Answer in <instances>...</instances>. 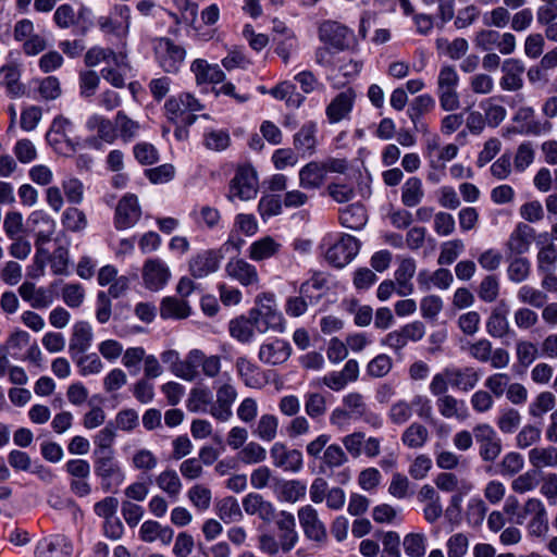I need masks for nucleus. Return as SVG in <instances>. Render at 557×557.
Instances as JSON below:
<instances>
[{"instance_id": "nucleus-1", "label": "nucleus", "mask_w": 557, "mask_h": 557, "mask_svg": "<svg viewBox=\"0 0 557 557\" xmlns=\"http://www.w3.org/2000/svg\"><path fill=\"white\" fill-rule=\"evenodd\" d=\"M203 106L189 92H182L170 97L164 103V110L168 119L173 122H182L191 125L196 121L195 112L201 111Z\"/></svg>"}, {"instance_id": "nucleus-2", "label": "nucleus", "mask_w": 557, "mask_h": 557, "mask_svg": "<svg viewBox=\"0 0 557 557\" xmlns=\"http://www.w3.org/2000/svg\"><path fill=\"white\" fill-rule=\"evenodd\" d=\"M413 407L417 408V416L419 418L425 420L432 418L433 409L431 400L426 396L416 395L410 403L405 399H399L392 404L387 413L388 419L394 424H405L413 416Z\"/></svg>"}, {"instance_id": "nucleus-3", "label": "nucleus", "mask_w": 557, "mask_h": 557, "mask_svg": "<svg viewBox=\"0 0 557 557\" xmlns=\"http://www.w3.org/2000/svg\"><path fill=\"white\" fill-rule=\"evenodd\" d=\"M263 299L265 302L260 300L258 307L249 311L256 330L262 334L270 331L277 333L284 332V318L277 310L273 298L271 296H264Z\"/></svg>"}, {"instance_id": "nucleus-4", "label": "nucleus", "mask_w": 557, "mask_h": 557, "mask_svg": "<svg viewBox=\"0 0 557 557\" xmlns=\"http://www.w3.org/2000/svg\"><path fill=\"white\" fill-rule=\"evenodd\" d=\"M459 75L453 65H444L437 76V97L444 111H456L460 108L457 92Z\"/></svg>"}, {"instance_id": "nucleus-5", "label": "nucleus", "mask_w": 557, "mask_h": 557, "mask_svg": "<svg viewBox=\"0 0 557 557\" xmlns=\"http://www.w3.org/2000/svg\"><path fill=\"white\" fill-rule=\"evenodd\" d=\"M215 400L212 401L209 413L220 422L228 421L232 416V407L237 399V391L230 375L225 380H219L214 383Z\"/></svg>"}, {"instance_id": "nucleus-6", "label": "nucleus", "mask_w": 557, "mask_h": 557, "mask_svg": "<svg viewBox=\"0 0 557 557\" xmlns=\"http://www.w3.org/2000/svg\"><path fill=\"white\" fill-rule=\"evenodd\" d=\"M319 39L335 52L348 50L355 40L351 29L335 21L323 22L318 30Z\"/></svg>"}, {"instance_id": "nucleus-7", "label": "nucleus", "mask_w": 557, "mask_h": 557, "mask_svg": "<svg viewBox=\"0 0 557 557\" xmlns=\"http://www.w3.org/2000/svg\"><path fill=\"white\" fill-rule=\"evenodd\" d=\"M72 131L73 124L69 119L57 116L46 134V139L57 153L70 156L76 150V144L70 137Z\"/></svg>"}, {"instance_id": "nucleus-8", "label": "nucleus", "mask_w": 557, "mask_h": 557, "mask_svg": "<svg viewBox=\"0 0 557 557\" xmlns=\"http://www.w3.org/2000/svg\"><path fill=\"white\" fill-rule=\"evenodd\" d=\"M298 520L304 535L317 547H324L327 543V531L325 524L320 520L319 513L311 505L298 509Z\"/></svg>"}, {"instance_id": "nucleus-9", "label": "nucleus", "mask_w": 557, "mask_h": 557, "mask_svg": "<svg viewBox=\"0 0 557 557\" xmlns=\"http://www.w3.org/2000/svg\"><path fill=\"white\" fill-rule=\"evenodd\" d=\"M479 445V455L486 462L495 461L502 454V441L488 423H478L472 429Z\"/></svg>"}, {"instance_id": "nucleus-10", "label": "nucleus", "mask_w": 557, "mask_h": 557, "mask_svg": "<svg viewBox=\"0 0 557 557\" xmlns=\"http://www.w3.org/2000/svg\"><path fill=\"white\" fill-rule=\"evenodd\" d=\"M258 193V178L251 166H240L230 183L228 199L247 201L253 199Z\"/></svg>"}, {"instance_id": "nucleus-11", "label": "nucleus", "mask_w": 557, "mask_h": 557, "mask_svg": "<svg viewBox=\"0 0 557 557\" xmlns=\"http://www.w3.org/2000/svg\"><path fill=\"white\" fill-rule=\"evenodd\" d=\"M154 53L159 65L166 73H176L185 60V49L169 38H159L154 44Z\"/></svg>"}, {"instance_id": "nucleus-12", "label": "nucleus", "mask_w": 557, "mask_h": 557, "mask_svg": "<svg viewBox=\"0 0 557 557\" xmlns=\"http://www.w3.org/2000/svg\"><path fill=\"white\" fill-rule=\"evenodd\" d=\"M424 334V324L421 321H413L386 334V336L382 338L381 344L398 352L409 342H418L422 339Z\"/></svg>"}, {"instance_id": "nucleus-13", "label": "nucleus", "mask_w": 557, "mask_h": 557, "mask_svg": "<svg viewBox=\"0 0 557 557\" xmlns=\"http://www.w3.org/2000/svg\"><path fill=\"white\" fill-rule=\"evenodd\" d=\"M359 249L360 244L358 239L345 234L326 250L325 259L336 268H344L358 255Z\"/></svg>"}, {"instance_id": "nucleus-14", "label": "nucleus", "mask_w": 557, "mask_h": 557, "mask_svg": "<svg viewBox=\"0 0 557 557\" xmlns=\"http://www.w3.org/2000/svg\"><path fill=\"white\" fill-rule=\"evenodd\" d=\"M270 457L275 468L297 473L302 469L304 458L298 449H290L286 444L276 442L270 448Z\"/></svg>"}, {"instance_id": "nucleus-15", "label": "nucleus", "mask_w": 557, "mask_h": 557, "mask_svg": "<svg viewBox=\"0 0 557 557\" xmlns=\"http://www.w3.org/2000/svg\"><path fill=\"white\" fill-rule=\"evenodd\" d=\"M94 469L97 476L101 479L102 488L108 492L111 488V480L115 479L121 484L124 474L114 459V454H94Z\"/></svg>"}, {"instance_id": "nucleus-16", "label": "nucleus", "mask_w": 557, "mask_h": 557, "mask_svg": "<svg viewBox=\"0 0 557 557\" xmlns=\"http://www.w3.org/2000/svg\"><path fill=\"white\" fill-rule=\"evenodd\" d=\"M171 277L168 264L159 259L151 258L145 261L143 267V281L145 286L153 292L162 289Z\"/></svg>"}, {"instance_id": "nucleus-17", "label": "nucleus", "mask_w": 557, "mask_h": 557, "mask_svg": "<svg viewBox=\"0 0 557 557\" xmlns=\"http://www.w3.org/2000/svg\"><path fill=\"white\" fill-rule=\"evenodd\" d=\"M222 259L223 255L220 250H202L190 258L189 272L196 278L206 277L218 271Z\"/></svg>"}, {"instance_id": "nucleus-18", "label": "nucleus", "mask_w": 557, "mask_h": 557, "mask_svg": "<svg viewBox=\"0 0 557 557\" xmlns=\"http://www.w3.org/2000/svg\"><path fill=\"white\" fill-rule=\"evenodd\" d=\"M131 20V10L127 5H115L109 16H101L98 20L100 29L117 37H123L128 33Z\"/></svg>"}, {"instance_id": "nucleus-19", "label": "nucleus", "mask_w": 557, "mask_h": 557, "mask_svg": "<svg viewBox=\"0 0 557 557\" xmlns=\"http://www.w3.org/2000/svg\"><path fill=\"white\" fill-rule=\"evenodd\" d=\"M141 214L138 199L133 194L125 195L115 209L114 224L117 230H126L134 226Z\"/></svg>"}, {"instance_id": "nucleus-20", "label": "nucleus", "mask_w": 557, "mask_h": 557, "mask_svg": "<svg viewBox=\"0 0 557 557\" xmlns=\"http://www.w3.org/2000/svg\"><path fill=\"white\" fill-rule=\"evenodd\" d=\"M275 523L281 532L278 539L283 545V553L287 554L299 541V535L296 530V519L293 513L282 510L275 517Z\"/></svg>"}, {"instance_id": "nucleus-21", "label": "nucleus", "mask_w": 557, "mask_h": 557, "mask_svg": "<svg viewBox=\"0 0 557 557\" xmlns=\"http://www.w3.org/2000/svg\"><path fill=\"white\" fill-rule=\"evenodd\" d=\"M226 274L243 286L257 285L259 283L258 271L255 265L244 259L232 258L225 265Z\"/></svg>"}, {"instance_id": "nucleus-22", "label": "nucleus", "mask_w": 557, "mask_h": 557, "mask_svg": "<svg viewBox=\"0 0 557 557\" xmlns=\"http://www.w3.org/2000/svg\"><path fill=\"white\" fill-rule=\"evenodd\" d=\"M290 345L283 339H274L260 346L258 358L261 362L270 366H278L288 360Z\"/></svg>"}, {"instance_id": "nucleus-23", "label": "nucleus", "mask_w": 557, "mask_h": 557, "mask_svg": "<svg viewBox=\"0 0 557 557\" xmlns=\"http://www.w3.org/2000/svg\"><path fill=\"white\" fill-rule=\"evenodd\" d=\"M243 507L247 515H257L262 521L270 523L277 516L273 504L258 493H249L243 499Z\"/></svg>"}, {"instance_id": "nucleus-24", "label": "nucleus", "mask_w": 557, "mask_h": 557, "mask_svg": "<svg viewBox=\"0 0 557 557\" xmlns=\"http://www.w3.org/2000/svg\"><path fill=\"white\" fill-rule=\"evenodd\" d=\"M524 64L519 59H507L503 62L502 71L504 73L500 78L499 85L502 89L508 91H516L522 88L524 73Z\"/></svg>"}, {"instance_id": "nucleus-25", "label": "nucleus", "mask_w": 557, "mask_h": 557, "mask_svg": "<svg viewBox=\"0 0 557 557\" xmlns=\"http://www.w3.org/2000/svg\"><path fill=\"white\" fill-rule=\"evenodd\" d=\"M94 334L91 325L86 321H78L73 325L70 338L69 351L73 358L86 352L92 343Z\"/></svg>"}, {"instance_id": "nucleus-26", "label": "nucleus", "mask_w": 557, "mask_h": 557, "mask_svg": "<svg viewBox=\"0 0 557 557\" xmlns=\"http://www.w3.org/2000/svg\"><path fill=\"white\" fill-rule=\"evenodd\" d=\"M18 294L23 300L36 309L47 308L53 302L52 290L45 287L37 288L32 282H24L18 287Z\"/></svg>"}, {"instance_id": "nucleus-27", "label": "nucleus", "mask_w": 557, "mask_h": 557, "mask_svg": "<svg viewBox=\"0 0 557 557\" xmlns=\"http://www.w3.org/2000/svg\"><path fill=\"white\" fill-rule=\"evenodd\" d=\"M355 100V92L348 88L339 92L326 107V116L331 123H338L351 111Z\"/></svg>"}, {"instance_id": "nucleus-28", "label": "nucleus", "mask_w": 557, "mask_h": 557, "mask_svg": "<svg viewBox=\"0 0 557 557\" xmlns=\"http://www.w3.org/2000/svg\"><path fill=\"white\" fill-rule=\"evenodd\" d=\"M448 380H450V386L461 392H469L473 389L480 380L479 372L472 367L457 368L447 367Z\"/></svg>"}, {"instance_id": "nucleus-29", "label": "nucleus", "mask_w": 557, "mask_h": 557, "mask_svg": "<svg viewBox=\"0 0 557 557\" xmlns=\"http://www.w3.org/2000/svg\"><path fill=\"white\" fill-rule=\"evenodd\" d=\"M174 537V531L169 525H162L158 521L147 520L139 529V539L145 543L159 540L163 545H169Z\"/></svg>"}, {"instance_id": "nucleus-30", "label": "nucleus", "mask_w": 557, "mask_h": 557, "mask_svg": "<svg viewBox=\"0 0 557 557\" xmlns=\"http://www.w3.org/2000/svg\"><path fill=\"white\" fill-rule=\"evenodd\" d=\"M191 72L195 74L196 83L218 84L224 81L225 74L218 64H210L203 59H196L190 65Z\"/></svg>"}, {"instance_id": "nucleus-31", "label": "nucleus", "mask_w": 557, "mask_h": 557, "mask_svg": "<svg viewBox=\"0 0 557 557\" xmlns=\"http://www.w3.org/2000/svg\"><path fill=\"white\" fill-rule=\"evenodd\" d=\"M71 554L69 541L59 535L39 542L35 552L36 557H70Z\"/></svg>"}, {"instance_id": "nucleus-32", "label": "nucleus", "mask_w": 557, "mask_h": 557, "mask_svg": "<svg viewBox=\"0 0 557 557\" xmlns=\"http://www.w3.org/2000/svg\"><path fill=\"white\" fill-rule=\"evenodd\" d=\"M86 127L90 132H96L97 137L107 144H113L117 139L115 121H111L101 114L90 115L86 122Z\"/></svg>"}, {"instance_id": "nucleus-33", "label": "nucleus", "mask_w": 557, "mask_h": 557, "mask_svg": "<svg viewBox=\"0 0 557 557\" xmlns=\"http://www.w3.org/2000/svg\"><path fill=\"white\" fill-rule=\"evenodd\" d=\"M416 261L412 258H405L400 261L395 271V283L397 284L396 293L399 296H409L413 293L411 278L416 273Z\"/></svg>"}, {"instance_id": "nucleus-34", "label": "nucleus", "mask_w": 557, "mask_h": 557, "mask_svg": "<svg viewBox=\"0 0 557 557\" xmlns=\"http://www.w3.org/2000/svg\"><path fill=\"white\" fill-rule=\"evenodd\" d=\"M534 230L525 223H518L513 232L510 234L507 247L516 255L527 252L534 238Z\"/></svg>"}, {"instance_id": "nucleus-35", "label": "nucleus", "mask_w": 557, "mask_h": 557, "mask_svg": "<svg viewBox=\"0 0 557 557\" xmlns=\"http://www.w3.org/2000/svg\"><path fill=\"white\" fill-rule=\"evenodd\" d=\"M325 176V166L312 161L299 171V185L305 189H317L322 186Z\"/></svg>"}, {"instance_id": "nucleus-36", "label": "nucleus", "mask_w": 557, "mask_h": 557, "mask_svg": "<svg viewBox=\"0 0 557 557\" xmlns=\"http://www.w3.org/2000/svg\"><path fill=\"white\" fill-rule=\"evenodd\" d=\"M274 492L280 500L294 504L305 497L307 486L299 480H283L276 483Z\"/></svg>"}, {"instance_id": "nucleus-37", "label": "nucleus", "mask_w": 557, "mask_h": 557, "mask_svg": "<svg viewBox=\"0 0 557 557\" xmlns=\"http://www.w3.org/2000/svg\"><path fill=\"white\" fill-rule=\"evenodd\" d=\"M282 245L271 236H264L253 242L248 249V256L253 261H263L275 256Z\"/></svg>"}, {"instance_id": "nucleus-38", "label": "nucleus", "mask_w": 557, "mask_h": 557, "mask_svg": "<svg viewBox=\"0 0 557 557\" xmlns=\"http://www.w3.org/2000/svg\"><path fill=\"white\" fill-rule=\"evenodd\" d=\"M317 124L308 122L304 124L294 136L295 148L304 154H312L317 147Z\"/></svg>"}, {"instance_id": "nucleus-39", "label": "nucleus", "mask_w": 557, "mask_h": 557, "mask_svg": "<svg viewBox=\"0 0 557 557\" xmlns=\"http://www.w3.org/2000/svg\"><path fill=\"white\" fill-rule=\"evenodd\" d=\"M200 349H191L184 360H178L177 364L173 368L172 373L185 381L193 382L198 375Z\"/></svg>"}, {"instance_id": "nucleus-40", "label": "nucleus", "mask_w": 557, "mask_h": 557, "mask_svg": "<svg viewBox=\"0 0 557 557\" xmlns=\"http://www.w3.org/2000/svg\"><path fill=\"white\" fill-rule=\"evenodd\" d=\"M430 432L420 422H412L401 434V443L411 449L422 448L429 441Z\"/></svg>"}, {"instance_id": "nucleus-41", "label": "nucleus", "mask_w": 557, "mask_h": 557, "mask_svg": "<svg viewBox=\"0 0 557 557\" xmlns=\"http://www.w3.org/2000/svg\"><path fill=\"white\" fill-rule=\"evenodd\" d=\"M191 309L184 299L165 297L160 305V317L162 319H185L190 315Z\"/></svg>"}, {"instance_id": "nucleus-42", "label": "nucleus", "mask_w": 557, "mask_h": 557, "mask_svg": "<svg viewBox=\"0 0 557 557\" xmlns=\"http://www.w3.org/2000/svg\"><path fill=\"white\" fill-rule=\"evenodd\" d=\"M117 138L124 143L133 141L139 135L141 128L139 122L129 117L124 111H117L114 116Z\"/></svg>"}, {"instance_id": "nucleus-43", "label": "nucleus", "mask_w": 557, "mask_h": 557, "mask_svg": "<svg viewBox=\"0 0 557 557\" xmlns=\"http://www.w3.org/2000/svg\"><path fill=\"white\" fill-rule=\"evenodd\" d=\"M255 325L250 317L239 315L230 321L228 331L233 338L240 343H249L252 341L255 335Z\"/></svg>"}, {"instance_id": "nucleus-44", "label": "nucleus", "mask_w": 557, "mask_h": 557, "mask_svg": "<svg viewBox=\"0 0 557 557\" xmlns=\"http://www.w3.org/2000/svg\"><path fill=\"white\" fill-rule=\"evenodd\" d=\"M438 412L446 419L463 418L466 416V404L453 395H444L436 400Z\"/></svg>"}, {"instance_id": "nucleus-45", "label": "nucleus", "mask_w": 557, "mask_h": 557, "mask_svg": "<svg viewBox=\"0 0 557 557\" xmlns=\"http://www.w3.org/2000/svg\"><path fill=\"white\" fill-rule=\"evenodd\" d=\"M339 221L346 228L360 230L367 221L363 206L355 203L343 209L339 214Z\"/></svg>"}, {"instance_id": "nucleus-46", "label": "nucleus", "mask_w": 557, "mask_h": 557, "mask_svg": "<svg viewBox=\"0 0 557 557\" xmlns=\"http://www.w3.org/2000/svg\"><path fill=\"white\" fill-rule=\"evenodd\" d=\"M216 515L224 523L238 522L243 519V512L235 497H224L216 504Z\"/></svg>"}, {"instance_id": "nucleus-47", "label": "nucleus", "mask_w": 557, "mask_h": 557, "mask_svg": "<svg viewBox=\"0 0 557 557\" xmlns=\"http://www.w3.org/2000/svg\"><path fill=\"white\" fill-rule=\"evenodd\" d=\"M156 483L160 490L169 495L170 498L176 499L182 491V482L173 469H165L156 479Z\"/></svg>"}, {"instance_id": "nucleus-48", "label": "nucleus", "mask_w": 557, "mask_h": 557, "mask_svg": "<svg viewBox=\"0 0 557 557\" xmlns=\"http://www.w3.org/2000/svg\"><path fill=\"white\" fill-rule=\"evenodd\" d=\"M278 419L271 413L262 414L252 434L264 442H271L277 436Z\"/></svg>"}, {"instance_id": "nucleus-49", "label": "nucleus", "mask_w": 557, "mask_h": 557, "mask_svg": "<svg viewBox=\"0 0 557 557\" xmlns=\"http://www.w3.org/2000/svg\"><path fill=\"white\" fill-rule=\"evenodd\" d=\"M547 294L531 285H522L517 292V299L525 307L540 309L547 301Z\"/></svg>"}, {"instance_id": "nucleus-50", "label": "nucleus", "mask_w": 557, "mask_h": 557, "mask_svg": "<svg viewBox=\"0 0 557 557\" xmlns=\"http://www.w3.org/2000/svg\"><path fill=\"white\" fill-rule=\"evenodd\" d=\"M21 73L15 65H4L0 69V83L7 87L10 95L17 97L24 94V86L20 83Z\"/></svg>"}, {"instance_id": "nucleus-51", "label": "nucleus", "mask_w": 557, "mask_h": 557, "mask_svg": "<svg viewBox=\"0 0 557 557\" xmlns=\"http://www.w3.org/2000/svg\"><path fill=\"white\" fill-rule=\"evenodd\" d=\"M116 437V430L112 422L106 424L94 437V454H114L113 444Z\"/></svg>"}, {"instance_id": "nucleus-52", "label": "nucleus", "mask_w": 557, "mask_h": 557, "mask_svg": "<svg viewBox=\"0 0 557 557\" xmlns=\"http://www.w3.org/2000/svg\"><path fill=\"white\" fill-rule=\"evenodd\" d=\"M30 221L34 224H42L45 226L44 230H40L36 233L35 246H45L48 244L55 228V222L46 213L36 211L30 215Z\"/></svg>"}, {"instance_id": "nucleus-53", "label": "nucleus", "mask_w": 557, "mask_h": 557, "mask_svg": "<svg viewBox=\"0 0 557 557\" xmlns=\"http://www.w3.org/2000/svg\"><path fill=\"white\" fill-rule=\"evenodd\" d=\"M305 400V412L312 419H321L327 410L326 399L324 395L318 392L307 393L304 397Z\"/></svg>"}, {"instance_id": "nucleus-54", "label": "nucleus", "mask_w": 557, "mask_h": 557, "mask_svg": "<svg viewBox=\"0 0 557 557\" xmlns=\"http://www.w3.org/2000/svg\"><path fill=\"white\" fill-rule=\"evenodd\" d=\"M401 190V201L407 207H416L424 196L422 182L418 177L408 178Z\"/></svg>"}, {"instance_id": "nucleus-55", "label": "nucleus", "mask_w": 557, "mask_h": 557, "mask_svg": "<svg viewBox=\"0 0 557 557\" xmlns=\"http://www.w3.org/2000/svg\"><path fill=\"white\" fill-rule=\"evenodd\" d=\"M63 226L71 232H83L87 225L86 214L76 207L66 208L62 214Z\"/></svg>"}, {"instance_id": "nucleus-56", "label": "nucleus", "mask_w": 557, "mask_h": 557, "mask_svg": "<svg viewBox=\"0 0 557 557\" xmlns=\"http://www.w3.org/2000/svg\"><path fill=\"white\" fill-rule=\"evenodd\" d=\"M212 404L211 392L208 388H193L187 400L190 412H208Z\"/></svg>"}, {"instance_id": "nucleus-57", "label": "nucleus", "mask_w": 557, "mask_h": 557, "mask_svg": "<svg viewBox=\"0 0 557 557\" xmlns=\"http://www.w3.org/2000/svg\"><path fill=\"white\" fill-rule=\"evenodd\" d=\"M529 461L534 468H556L555 447H535L529 451Z\"/></svg>"}, {"instance_id": "nucleus-58", "label": "nucleus", "mask_w": 557, "mask_h": 557, "mask_svg": "<svg viewBox=\"0 0 557 557\" xmlns=\"http://www.w3.org/2000/svg\"><path fill=\"white\" fill-rule=\"evenodd\" d=\"M342 403L343 407L354 417L355 420L364 417L369 410L363 395L358 392L345 395Z\"/></svg>"}, {"instance_id": "nucleus-59", "label": "nucleus", "mask_w": 557, "mask_h": 557, "mask_svg": "<svg viewBox=\"0 0 557 557\" xmlns=\"http://www.w3.org/2000/svg\"><path fill=\"white\" fill-rule=\"evenodd\" d=\"M405 553L409 557H423L426 552V536L423 533H408L403 541Z\"/></svg>"}, {"instance_id": "nucleus-60", "label": "nucleus", "mask_w": 557, "mask_h": 557, "mask_svg": "<svg viewBox=\"0 0 557 557\" xmlns=\"http://www.w3.org/2000/svg\"><path fill=\"white\" fill-rule=\"evenodd\" d=\"M531 273V263L527 258L516 257L512 259L507 269L508 278L513 283H522L527 281Z\"/></svg>"}, {"instance_id": "nucleus-61", "label": "nucleus", "mask_w": 557, "mask_h": 557, "mask_svg": "<svg viewBox=\"0 0 557 557\" xmlns=\"http://www.w3.org/2000/svg\"><path fill=\"white\" fill-rule=\"evenodd\" d=\"M521 423V414L517 409H503L496 420V424L500 432L511 434L517 431Z\"/></svg>"}, {"instance_id": "nucleus-62", "label": "nucleus", "mask_w": 557, "mask_h": 557, "mask_svg": "<svg viewBox=\"0 0 557 557\" xmlns=\"http://www.w3.org/2000/svg\"><path fill=\"white\" fill-rule=\"evenodd\" d=\"M321 460L324 467L334 469L345 465L348 461V457L339 445L331 444L324 449Z\"/></svg>"}, {"instance_id": "nucleus-63", "label": "nucleus", "mask_w": 557, "mask_h": 557, "mask_svg": "<svg viewBox=\"0 0 557 557\" xmlns=\"http://www.w3.org/2000/svg\"><path fill=\"white\" fill-rule=\"evenodd\" d=\"M189 502L200 511L207 510L211 505V491L201 484L191 486L187 493Z\"/></svg>"}, {"instance_id": "nucleus-64", "label": "nucleus", "mask_w": 557, "mask_h": 557, "mask_svg": "<svg viewBox=\"0 0 557 557\" xmlns=\"http://www.w3.org/2000/svg\"><path fill=\"white\" fill-rule=\"evenodd\" d=\"M230 143L231 137L227 131L211 129L205 133L203 136V144L210 150H225L230 146Z\"/></svg>"}]
</instances>
